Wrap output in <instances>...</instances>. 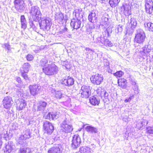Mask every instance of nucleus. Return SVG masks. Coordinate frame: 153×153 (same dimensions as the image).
Listing matches in <instances>:
<instances>
[{
	"instance_id": "f8f14e48",
	"label": "nucleus",
	"mask_w": 153,
	"mask_h": 153,
	"mask_svg": "<svg viewBox=\"0 0 153 153\" xmlns=\"http://www.w3.org/2000/svg\"><path fill=\"white\" fill-rule=\"evenodd\" d=\"M81 142V139L78 135H75L73 137L71 147L73 149L78 147Z\"/></svg>"
},
{
	"instance_id": "680f3d73",
	"label": "nucleus",
	"mask_w": 153,
	"mask_h": 153,
	"mask_svg": "<svg viewBox=\"0 0 153 153\" xmlns=\"http://www.w3.org/2000/svg\"><path fill=\"white\" fill-rule=\"evenodd\" d=\"M2 136L0 134V148H1L2 144V142L1 140Z\"/></svg>"
},
{
	"instance_id": "dca6fc26",
	"label": "nucleus",
	"mask_w": 153,
	"mask_h": 153,
	"mask_svg": "<svg viewBox=\"0 0 153 153\" xmlns=\"http://www.w3.org/2000/svg\"><path fill=\"white\" fill-rule=\"evenodd\" d=\"M60 115L58 112H51L48 114H45L44 117L46 119H48L50 120H54L57 119Z\"/></svg>"
},
{
	"instance_id": "5701e85b",
	"label": "nucleus",
	"mask_w": 153,
	"mask_h": 153,
	"mask_svg": "<svg viewBox=\"0 0 153 153\" xmlns=\"http://www.w3.org/2000/svg\"><path fill=\"white\" fill-rule=\"evenodd\" d=\"M126 80L123 78H121L118 79V85L123 88H125L127 87Z\"/></svg>"
},
{
	"instance_id": "8fccbe9b",
	"label": "nucleus",
	"mask_w": 153,
	"mask_h": 153,
	"mask_svg": "<svg viewBox=\"0 0 153 153\" xmlns=\"http://www.w3.org/2000/svg\"><path fill=\"white\" fill-rule=\"evenodd\" d=\"M134 98L133 95H131L128 98H127L124 101L125 102H130L131 100Z\"/></svg>"
},
{
	"instance_id": "1a4fd4ad",
	"label": "nucleus",
	"mask_w": 153,
	"mask_h": 153,
	"mask_svg": "<svg viewBox=\"0 0 153 153\" xmlns=\"http://www.w3.org/2000/svg\"><path fill=\"white\" fill-rule=\"evenodd\" d=\"M43 129L44 133L51 134L54 130V127L52 124L49 121H44L43 125Z\"/></svg>"
},
{
	"instance_id": "39448f33",
	"label": "nucleus",
	"mask_w": 153,
	"mask_h": 153,
	"mask_svg": "<svg viewBox=\"0 0 153 153\" xmlns=\"http://www.w3.org/2000/svg\"><path fill=\"white\" fill-rule=\"evenodd\" d=\"M91 89L90 86L83 85L79 91V94H81V97L87 98L91 95Z\"/></svg>"
},
{
	"instance_id": "f257e3e1",
	"label": "nucleus",
	"mask_w": 153,
	"mask_h": 153,
	"mask_svg": "<svg viewBox=\"0 0 153 153\" xmlns=\"http://www.w3.org/2000/svg\"><path fill=\"white\" fill-rule=\"evenodd\" d=\"M42 70L46 75H54L59 71L58 68L53 64L48 65L46 67L42 68Z\"/></svg>"
},
{
	"instance_id": "f03ea898",
	"label": "nucleus",
	"mask_w": 153,
	"mask_h": 153,
	"mask_svg": "<svg viewBox=\"0 0 153 153\" xmlns=\"http://www.w3.org/2000/svg\"><path fill=\"white\" fill-rule=\"evenodd\" d=\"M30 13L33 20L35 22L39 21L41 19L42 14L39 8L37 6L31 7Z\"/></svg>"
},
{
	"instance_id": "393cba45",
	"label": "nucleus",
	"mask_w": 153,
	"mask_h": 153,
	"mask_svg": "<svg viewBox=\"0 0 153 153\" xmlns=\"http://www.w3.org/2000/svg\"><path fill=\"white\" fill-rule=\"evenodd\" d=\"M144 25L145 28L148 30L153 31V23L148 21H145L144 23Z\"/></svg>"
},
{
	"instance_id": "bb28decb",
	"label": "nucleus",
	"mask_w": 153,
	"mask_h": 153,
	"mask_svg": "<svg viewBox=\"0 0 153 153\" xmlns=\"http://www.w3.org/2000/svg\"><path fill=\"white\" fill-rule=\"evenodd\" d=\"M90 103L93 105H98L100 102L99 100L95 96H93L89 99Z\"/></svg>"
},
{
	"instance_id": "09e8293b",
	"label": "nucleus",
	"mask_w": 153,
	"mask_h": 153,
	"mask_svg": "<svg viewBox=\"0 0 153 153\" xmlns=\"http://www.w3.org/2000/svg\"><path fill=\"white\" fill-rule=\"evenodd\" d=\"M26 72H22L21 73L22 74V76L26 80H27L28 79V78L27 74L26 73Z\"/></svg>"
},
{
	"instance_id": "9d476101",
	"label": "nucleus",
	"mask_w": 153,
	"mask_h": 153,
	"mask_svg": "<svg viewBox=\"0 0 153 153\" xmlns=\"http://www.w3.org/2000/svg\"><path fill=\"white\" fill-rule=\"evenodd\" d=\"M41 21L39 22V24L41 29L49 30L51 26V23L47 18H42Z\"/></svg>"
},
{
	"instance_id": "20e7f679",
	"label": "nucleus",
	"mask_w": 153,
	"mask_h": 153,
	"mask_svg": "<svg viewBox=\"0 0 153 153\" xmlns=\"http://www.w3.org/2000/svg\"><path fill=\"white\" fill-rule=\"evenodd\" d=\"M136 32L134 42L139 44L143 43L144 41L146 38L144 31L142 29H139L137 30Z\"/></svg>"
},
{
	"instance_id": "4c0bfd02",
	"label": "nucleus",
	"mask_w": 153,
	"mask_h": 153,
	"mask_svg": "<svg viewBox=\"0 0 153 153\" xmlns=\"http://www.w3.org/2000/svg\"><path fill=\"white\" fill-rule=\"evenodd\" d=\"M33 151L32 148H26L21 149L20 153H30Z\"/></svg>"
},
{
	"instance_id": "7ed1b4c3",
	"label": "nucleus",
	"mask_w": 153,
	"mask_h": 153,
	"mask_svg": "<svg viewBox=\"0 0 153 153\" xmlns=\"http://www.w3.org/2000/svg\"><path fill=\"white\" fill-rule=\"evenodd\" d=\"M93 42L101 46L104 45L106 47H111L113 45L112 43L108 39H105L100 35H99L98 37L95 38H94Z\"/></svg>"
},
{
	"instance_id": "2eb2a0df",
	"label": "nucleus",
	"mask_w": 153,
	"mask_h": 153,
	"mask_svg": "<svg viewBox=\"0 0 153 153\" xmlns=\"http://www.w3.org/2000/svg\"><path fill=\"white\" fill-rule=\"evenodd\" d=\"M62 83L65 85L70 86L73 85L74 83V79L69 76H66L62 80Z\"/></svg>"
},
{
	"instance_id": "4d7b16f0",
	"label": "nucleus",
	"mask_w": 153,
	"mask_h": 153,
	"mask_svg": "<svg viewBox=\"0 0 153 153\" xmlns=\"http://www.w3.org/2000/svg\"><path fill=\"white\" fill-rule=\"evenodd\" d=\"M102 21L105 22V24H104L105 25L106 24H107V22L108 21V19L107 18H105L103 17L102 18Z\"/></svg>"
},
{
	"instance_id": "a878e982",
	"label": "nucleus",
	"mask_w": 153,
	"mask_h": 153,
	"mask_svg": "<svg viewBox=\"0 0 153 153\" xmlns=\"http://www.w3.org/2000/svg\"><path fill=\"white\" fill-rule=\"evenodd\" d=\"M87 131L89 133H96L98 132V129L96 128L91 126H87L85 128Z\"/></svg>"
},
{
	"instance_id": "ea45409f",
	"label": "nucleus",
	"mask_w": 153,
	"mask_h": 153,
	"mask_svg": "<svg viewBox=\"0 0 153 153\" xmlns=\"http://www.w3.org/2000/svg\"><path fill=\"white\" fill-rule=\"evenodd\" d=\"M97 92L98 95L102 97V95L103 92H104V89L101 88H99L97 90Z\"/></svg>"
},
{
	"instance_id": "de8ad7c7",
	"label": "nucleus",
	"mask_w": 153,
	"mask_h": 153,
	"mask_svg": "<svg viewBox=\"0 0 153 153\" xmlns=\"http://www.w3.org/2000/svg\"><path fill=\"white\" fill-rule=\"evenodd\" d=\"M129 80L131 82L132 86L135 85L137 84L136 82L135 79H133L131 78H130L129 79Z\"/></svg>"
},
{
	"instance_id": "a211bd4d",
	"label": "nucleus",
	"mask_w": 153,
	"mask_h": 153,
	"mask_svg": "<svg viewBox=\"0 0 153 153\" xmlns=\"http://www.w3.org/2000/svg\"><path fill=\"white\" fill-rule=\"evenodd\" d=\"M145 2L146 12L149 14L151 13L153 10V2L152 0H146Z\"/></svg>"
},
{
	"instance_id": "c9c22d12",
	"label": "nucleus",
	"mask_w": 153,
	"mask_h": 153,
	"mask_svg": "<svg viewBox=\"0 0 153 153\" xmlns=\"http://www.w3.org/2000/svg\"><path fill=\"white\" fill-rule=\"evenodd\" d=\"M53 91L55 92V96L57 99H60L63 97V94L60 91H57L54 90Z\"/></svg>"
},
{
	"instance_id": "f704fd0d",
	"label": "nucleus",
	"mask_w": 153,
	"mask_h": 153,
	"mask_svg": "<svg viewBox=\"0 0 153 153\" xmlns=\"http://www.w3.org/2000/svg\"><path fill=\"white\" fill-rule=\"evenodd\" d=\"M30 65L27 63H24L23 66L22 68L23 69V72H27L30 68Z\"/></svg>"
},
{
	"instance_id": "69168bd1",
	"label": "nucleus",
	"mask_w": 153,
	"mask_h": 153,
	"mask_svg": "<svg viewBox=\"0 0 153 153\" xmlns=\"http://www.w3.org/2000/svg\"><path fill=\"white\" fill-rule=\"evenodd\" d=\"M75 13H76V16L77 15V16H78L79 15V10H76L75 11Z\"/></svg>"
},
{
	"instance_id": "423d86ee",
	"label": "nucleus",
	"mask_w": 153,
	"mask_h": 153,
	"mask_svg": "<svg viewBox=\"0 0 153 153\" xmlns=\"http://www.w3.org/2000/svg\"><path fill=\"white\" fill-rule=\"evenodd\" d=\"M61 130L65 133L70 132L73 130L72 126L71 124H68L67 119H65L61 124Z\"/></svg>"
},
{
	"instance_id": "9b49d317",
	"label": "nucleus",
	"mask_w": 153,
	"mask_h": 153,
	"mask_svg": "<svg viewBox=\"0 0 153 153\" xmlns=\"http://www.w3.org/2000/svg\"><path fill=\"white\" fill-rule=\"evenodd\" d=\"M2 102L4 108L6 109L10 108L13 103L12 98L9 96L5 97Z\"/></svg>"
},
{
	"instance_id": "79ce46f5",
	"label": "nucleus",
	"mask_w": 153,
	"mask_h": 153,
	"mask_svg": "<svg viewBox=\"0 0 153 153\" xmlns=\"http://www.w3.org/2000/svg\"><path fill=\"white\" fill-rule=\"evenodd\" d=\"M112 32V30L109 27L106 28L104 31L105 33V36H108L109 35V33H111Z\"/></svg>"
},
{
	"instance_id": "473e14b6",
	"label": "nucleus",
	"mask_w": 153,
	"mask_h": 153,
	"mask_svg": "<svg viewBox=\"0 0 153 153\" xmlns=\"http://www.w3.org/2000/svg\"><path fill=\"white\" fill-rule=\"evenodd\" d=\"M120 0H110L109 3L111 6L114 7L117 6Z\"/></svg>"
},
{
	"instance_id": "49530a36",
	"label": "nucleus",
	"mask_w": 153,
	"mask_h": 153,
	"mask_svg": "<svg viewBox=\"0 0 153 153\" xmlns=\"http://www.w3.org/2000/svg\"><path fill=\"white\" fill-rule=\"evenodd\" d=\"M23 91L21 89L18 90L17 94L19 97H23Z\"/></svg>"
},
{
	"instance_id": "864d4df0",
	"label": "nucleus",
	"mask_w": 153,
	"mask_h": 153,
	"mask_svg": "<svg viewBox=\"0 0 153 153\" xmlns=\"http://www.w3.org/2000/svg\"><path fill=\"white\" fill-rule=\"evenodd\" d=\"M68 30L66 27H65L63 29L62 31H61V33L62 34L64 35L65 33L66 34L67 32V31H68Z\"/></svg>"
},
{
	"instance_id": "bf43d9fd",
	"label": "nucleus",
	"mask_w": 153,
	"mask_h": 153,
	"mask_svg": "<svg viewBox=\"0 0 153 153\" xmlns=\"http://www.w3.org/2000/svg\"><path fill=\"white\" fill-rule=\"evenodd\" d=\"M5 47L8 50L10 49V45L8 43H5L4 44Z\"/></svg>"
},
{
	"instance_id": "0e129e2a",
	"label": "nucleus",
	"mask_w": 153,
	"mask_h": 153,
	"mask_svg": "<svg viewBox=\"0 0 153 153\" xmlns=\"http://www.w3.org/2000/svg\"><path fill=\"white\" fill-rule=\"evenodd\" d=\"M16 81L20 83L21 82V78L18 77H16Z\"/></svg>"
},
{
	"instance_id": "338daca9",
	"label": "nucleus",
	"mask_w": 153,
	"mask_h": 153,
	"mask_svg": "<svg viewBox=\"0 0 153 153\" xmlns=\"http://www.w3.org/2000/svg\"><path fill=\"white\" fill-rule=\"evenodd\" d=\"M108 71L109 73H111V74L113 73H112V70L111 69H108Z\"/></svg>"
},
{
	"instance_id": "72a5a7b5",
	"label": "nucleus",
	"mask_w": 153,
	"mask_h": 153,
	"mask_svg": "<svg viewBox=\"0 0 153 153\" xmlns=\"http://www.w3.org/2000/svg\"><path fill=\"white\" fill-rule=\"evenodd\" d=\"M4 152L7 153H10L12 151V147L10 143L8 142L6 144L5 147L4 149Z\"/></svg>"
},
{
	"instance_id": "aec40b11",
	"label": "nucleus",
	"mask_w": 153,
	"mask_h": 153,
	"mask_svg": "<svg viewBox=\"0 0 153 153\" xmlns=\"http://www.w3.org/2000/svg\"><path fill=\"white\" fill-rule=\"evenodd\" d=\"M121 11H123L126 16L131 14V7L128 4H124L121 7Z\"/></svg>"
},
{
	"instance_id": "052dcab7",
	"label": "nucleus",
	"mask_w": 153,
	"mask_h": 153,
	"mask_svg": "<svg viewBox=\"0 0 153 153\" xmlns=\"http://www.w3.org/2000/svg\"><path fill=\"white\" fill-rule=\"evenodd\" d=\"M85 50L86 51H88V53H92V52H94V51H93L92 50H91L88 48H86L85 49Z\"/></svg>"
},
{
	"instance_id": "c85d7f7f",
	"label": "nucleus",
	"mask_w": 153,
	"mask_h": 153,
	"mask_svg": "<svg viewBox=\"0 0 153 153\" xmlns=\"http://www.w3.org/2000/svg\"><path fill=\"white\" fill-rule=\"evenodd\" d=\"M79 152L81 153H91V148L88 146L82 147L80 148Z\"/></svg>"
},
{
	"instance_id": "e2e57ef3",
	"label": "nucleus",
	"mask_w": 153,
	"mask_h": 153,
	"mask_svg": "<svg viewBox=\"0 0 153 153\" xmlns=\"http://www.w3.org/2000/svg\"><path fill=\"white\" fill-rule=\"evenodd\" d=\"M87 30L88 34H90L92 33V30L90 28L87 29Z\"/></svg>"
},
{
	"instance_id": "5fc2aeb1",
	"label": "nucleus",
	"mask_w": 153,
	"mask_h": 153,
	"mask_svg": "<svg viewBox=\"0 0 153 153\" xmlns=\"http://www.w3.org/2000/svg\"><path fill=\"white\" fill-rule=\"evenodd\" d=\"M58 18L59 20H62L64 18L63 14L62 13H59L58 16Z\"/></svg>"
},
{
	"instance_id": "c03bdc74",
	"label": "nucleus",
	"mask_w": 153,
	"mask_h": 153,
	"mask_svg": "<svg viewBox=\"0 0 153 153\" xmlns=\"http://www.w3.org/2000/svg\"><path fill=\"white\" fill-rule=\"evenodd\" d=\"M147 132L149 134H153V126L149 127L147 128Z\"/></svg>"
},
{
	"instance_id": "f3484780",
	"label": "nucleus",
	"mask_w": 153,
	"mask_h": 153,
	"mask_svg": "<svg viewBox=\"0 0 153 153\" xmlns=\"http://www.w3.org/2000/svg\"><path fill=\"white\" fill-rule=\"evenodd\" d=\"M17 109L19 111L23 110L25 108L27 103L25 101L22 99H19L16 101Z\"/></svg>"
},
{
	"instance_id": "e433bc0d",
	"label": "nucleus",
	"mask_w": 153,
	"mask_h": 153,
	"mask_svg": "<svg viewBox=\"0 0 153 153\" xmlns=\"http://www.w3.org/2000/svg\"><path fill=\"white\" fill-rule=\"evenodd\" d=\"M123 30L122 26L118 25L116 27L115 32L118 34H120Z\"/></svg>"
},
{
	"instance_id": "c756f323",
	"label": "nucleus",
	"mask_w": 153,
	"mask_h": 153,
	"mask_svg": "<svg viewBox=\"0 0 153 153\" xmlns=\"http://www.w3.org/2000/svg\"><path fill=\"white\" fill-rule=\"evenodd\" d=\"M21 22L22 28L24 29H25L27 27V22L24 15L21 16Z\"/></svg>"
},
{
	"instance_id": "4be33fe9",
	"label": "nucleus",
	"mask_w": 153,
	"mask_h": 153,
	"mask_svg": "<svg viewBox=\"0 0 153 153\" xmlns=\"http://www.w3.org/2000/svg\"><path fill=\"white\" fill-rule=\"evenodd\" d=\"M81 22L78 19H73L72 20L71 25L74 29H77L80 27Z\"/></svg>"
},
{
	"instance_id": "6e6552de",
	"label": "nucleus",
	"mask_w": 153,
	"mask_h": 153,
	"mask_svg": "<svg viewBox=\"0 0 153 153\" xmlns=\"http://www.w3.org/2000/svg\"><path fill=\"white\" fill-rule=\"evenodd\" d=\"M15 8L19 12H22L24 10L26 5L24 0H15Z\"/></svg>"
},
{
	"instance_id": "7c9ffc66",
	"label": "nucleus",
	"mask_w": 153,
	"mask_h": 153,
	"mask_svg": "<svg viewBox=\"0 0 153 153\" xmlns=\"http://www.w3.org/2000/svg\"><path fill=\"white\" fill-rule=\"evenodd\" d=\"M137 24V22L136 20L134 18H131L129 22V25L131 26V28L132 29L134 28Z\"/></svg>"
},
{
	"instance_id": "6e6d98bb",
	"label": "nucleus",
	"mask_w": 153,
	"mask_h": 153,
	"mask_svg": "<svg viewBox=\"0 0 153 153\" xmlns=\"http://www.w3.org/2000/svg\"><path fill=\"white\" fill-rule=\"evenodd\" d=\"M29 24L31 27L33 28H35L36 27V26L35 25L34 22L32 21H30L29 22Z\"/></svg>"
},
{
	"instance_id": "cd10ccee",
	"label": "nucleus",
	"mask_w": 153,
	"mask_h": 153,
	"mask_svg": "<svg viewBox=\"0 0 153 153\" xmlns=\"http://www.w3.org/2000/svg\"><path fill=\"white\" fill-rule=\"evenodd\" d=\"M47 103L45 102L41 101L39 102V105L38 106L37 110L44 111L46 106Z\"/></svg>"
},
{
	"instance_id": "6ab92c4d",
	"label": "nucleus",
	"mask_w": 153,
	"mask_h": 153,
	"mask_svg": "<svg viewBox=\"0 0 153 153\" xmlns=\"http://www.w3.org/2000/svg\"><path fill=\"white\" fill-rule=\"evenodd\" d=\"M31 132L30 129H27L25 130L23 134L20 136L19 139L20 140H26L30 137Z\"/></svg>"
},
{
	"instance_id": "412c9836",
	"label": "nucleus",
	"mask_w": 153,
	"mask_h": 153,
	"mask_svg": "<svg viewBox=\"0 0 153 153\" xmlns=\"http://www.w3.org/2000/svg\"><path fill=\"white\" fill-rule=\"evenodd\" d=\"M148 121L145 120L141 119L139 120L136 122V128L138 129H140L143 126H146Z\"/></svg>"
},
{
	"instance_id": "603ef678",
	"label": "nucleus",
	"mask_w": 153,
	"mask_h": 153,
	"mask_svg": "<svg viewBox=\"0 0 153 153\" xmlns=\"http://www.w3.org/2000/svg\"><path fill=\"white\" fill-rule=\"evenodd\" d=\"M63 36L65 38H71V34L68 31H67V32L66 34L65 33Z\"/></svg>"
},
{
	"instance_id": "37998d69",
	"label": "nucleus",
	"mask_w": 153,
	"mask_h": 153,
	"mask_svg": "<svg viewBox=\"0 0 153 153\" xmlns=\"http://www.w3.org/2000/svg\"><path fill=\"white\" fill-rule=\"evenodd\" d=\"M132 88L134 91V93L137 94L139 92V89L137 84L132 86Z\"/></svg>"
},
{
	"instance_id": "3c124183",
	"label": "nucleus",
	"mask_w": 153,
	"mask_h": 153,
	"mask_svg": "<svg viewBox=\"0 0 153 153\" xmlns=\"http://www.w3.org/2000/svg\"><path fill=\"white\" fill-rule=\"evenodd\" d=\"M26 58L28 61H30L32 60L33 58V57L32 55L28 54Z\"/></svg>"
},
{
	"instance_id": "0eeeda50",
	"label": "nucleus",
	"mask_w": 153,
	"mask_h": 153,
	"mask_svg": "<svg viewBox=\"0 0 153 153\" xmlns=\"http://www.w3.org/2000/svg\"><path fill=\"white\" fill-rule=\"evenodd\" d=\"M90 79L93 84L99 85L103 82V77L102 75L97 74L92 75Z\"/></svg>"
},
{
	"instance_id": "13d9d810",
	"label": "nucleus",
	"mask_w": 153,
	"mask_h": 153,
	"mask_svg": "<svg viewBox=\"0 0 153 153\" xmlns=\"http://www.w3.org/2000/svg\"><path fill=\"white\" fill-rule=\"evenodd\" d=\"M102 95V97H104L105 98L107 97L108 96V94L106 91L104 90V92H103Z\"/></svg>"
},
{
	"instance_id": "ddd939ff",
	"label": "nucleus",
	"mask_w": 153,
	"mask_h": 153,
	"mask_svg": "<svg viewBox=\"0 0 153 153\" xmlns=\"http://www.w3.org/2000/svg\"><path fill=\"white\" fill-rule=\"evenodd\" d=\"M29 89L30 94L32 95H34L38 94L40 92L41 87L38 85H30Z\"/></svg>"
},
{
	"instance_id": "a19ab883",
	"label": "nucleus",
	"mask_w": 153,
	"mask_h": 153,
	"mask_svg": "<svg viewBox=\"0 0 153 153\" xmlns=\"http://www.w3.org/2000/svg\"><path fill=\"white\" fill-rule=\"evenodd\" d=\"M113 74L117 77H121L124 74V73L122 71H119L116 73H113Z\"/></svg>"
},
{
	"instance_id": "4468645a",
	"label": "nucleus",
	"mask_w": 153,
	"mask_h": 153,
	"mask_svg": "<svg viewBox=\"0 0 153 153\" xmlns=\"http://www.w3.org/2000/svg\"><path fill=\"white\" fill-rule=\"evenodd\" d=\"M98 12L97 11H92L88 16V19L90 22L94 23L97 20Z\"/></svg>"
},
{
	"instance_id": "58836bf2",
	"label": "nucleus",
	"mask_w": 153,
	"mask_h": 153,
	"mask_svg": "<svg viewBox=\"0 0 153 153\" xmlns=\"http://www.w3.org/2000/svg\"><path fill=\"white\" fill-rule=\"evenodd\" d=\"M40 62V64L41 66L45 67V66L46 67L47 66V64L48 63V61L46 59L44 58L42 59Z\"/></svg>"
},
{
	"instance_id": "2f4dec72",
	"label": "nucleus",
	"mask_w": 153,
	"mask_h": 153,
	"mask_svg": "<svg viewBox=\"0 0 153 153\" xmlns=\"http://www.w3.org/2000/svg\"><path fill=\"white\" fill-rule=\"evenodd\" d=\"M152 50L151 46L149 45H146L143 48V51L144 53L146 54V53L150 52Z\"/></svg>"
},
{
	"instance_id": "774afa93",
	"label": "nucleus",
	"mask_w": 153,
	"mask_h": 153,
	"mask_svg": "<svg viewBox=\"0 0 153 153\" xmlns=\"http://www.w3.org/2000/svg\"><path fill=\"white\" fill-rule=\"evenodd\" d=\"M95 27L94 26V25H93V26H92L91 27V28L92 29V28H94Z\"/></svg>"
},
{
	"instance_id": "a18cd8bd",
	"label": "nucleus",
	"mask_w": 153,
	"mask_h": 153,
	"mask_svg": "<svg viewBox=\"0 0 153 153\" xmlns=\"http://www.w3.org/2000/svg\"><path fill=\"white\" fill-rule=\"evenodd\" d=\"M63 65L65 66V68L67 69H69L71 67L70 65H69L68 62L66 61L64 62Z\"/></svg>"
},
{
	"instance_id": "b1692460",
	"label": "nucleus",
	"mask_w": 153,
	"mask_h": 153,
	"mask_svg": "<svg viewBox=\"0 0 153 153\" xmlns=\"http://www.w3.org/2000/svg\"><path fill=\"white\" fill-rule=\"evenodd\" d=\"M48 152V153H61L59 148V146L58 145L50 148L49 149Z\"/></svg>"
}]
</instances>
